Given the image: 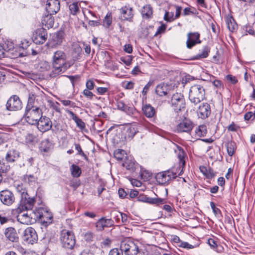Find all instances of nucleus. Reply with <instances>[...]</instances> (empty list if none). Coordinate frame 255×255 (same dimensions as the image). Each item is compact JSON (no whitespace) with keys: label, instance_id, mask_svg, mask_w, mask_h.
I'll return each instance as SVG.
<instances>
[{"label":"nucleus","instance_id":"c85d7f7f","mask_svg":"<svg viewBox=\"0 0 255 255\" xmlns=\"http://www.w3.org/2000/svg\"><path fill=\"white\" fill-rule=\"evenodd\" d=\"M117 105L119 110L124 111L129 115L133 114V112L134 110L133 107H128L123 101H117Z\"/></svg>","mask_w":255,"mask_h":255},{"label":"nucleus","instance_id":"58836bf2","mask_svg":"<svg viewBox=\"0 0 255 255\" xmlns=\"http://www.w3.org/2000/svg\"><path fill=\"white\" fill-rule=\"evenodd\" d=\"M236 148V143L234 142H229L227 144V150L229 156H232L234 154Z\"/></svg>","mask_w":255,"mask_h":255},{"label":"nucleus","instance_id":"ddd939ff","mask_svg":"<svg viewBox=\"0 0 255 255\" xmlns=\"http://www.w3.org/2000/svg\"><path fill=\"white\" fill-rule=\"evenodd\" d=\"M35 125L40 131L44 132L51 128L52 123L49 118L42 116Z\"/></svg>","mask_w":255,"mask_h":255},{"label":"nucleus","instance_id":"cd10ccee","mask_svg":"<svg viewBox=\"0 0 255 255\" xmlns=\"http://www.w3.org/2000/svg\"><path fill=\"white\" fill-rule=\"evenodd\" d=\"M142 110L144 115L148 118L154 117L156 114L155 109L150 104H145L143 106Z\"/></svg>","mask_w":255,"mask_h":255},{"label":"nucleus","instance_id":"b1692460","mask_svg":"<svg viewBox=\"0 0 255 255\" xmlns=\"http://www.w3.org/2000/svg\"><path fill=\"white\" fill-rule=\"evenodd\" d=\"M64 38V33L63 31H58L54 33L50 40V43L52 46H57L60 45Z\"/></svg>","mask_w":255,"mask_h":255},{"label":"nucleus","instance_id":"37998d69","mask_svg":"<svg viewBox=\"0 0 255 255\" xmlns=\"http://www.w3.org/2000/svg\"><path fill=\"white\" fill-rule=\"evenodd\" d=\"M34 95H29L26 109H32L33 108H37V107L34 106Z\"/></svg>","mask_w":255,"mask_h":255},{"label":"nucleus","instance_id":"3c124183","mask_svg":"<svg viewBox=\"0 0 255 255\" xmlns=\"http://www.w3.org/2000/svg\"><path fill=\"white\" fill-rule=\"evenodd\" d=\"M121 60L126 65L129 66L131 63L132 58L131 56L128 55L126 57L121 58Z\"/></svg>","mask_w":255,"mask_h":255},{"label":"nucleus","instance_id":"bf43d9fd","mask_svg":"<svg viewBox=\"0 0 255 255\" xmlns=\"http://www.w3.org/2000/svg\"><path fill=\"white\" fill-rule=\"evenodd\" d=\"M74 145L75 147V149L78 151V154L82 156H84L85 158H87V157L85 154L83 152L80 145L78 143H75Z\"/></svg>","mask_w":255,"mask_h":255},{"label":"nucleus","instance_id":"aec40b11","mask_svg":"<svg viewBox=\"0 0 255 255\" xmlns=\"http://www.w3.org/2000/svg\"><path fill=\"white\" fill-rule=\"evenodd\" d=\"M114 221L111 219L102 217L96 223V228L98 231H103L105 228H109L114 225Z\"/></svg>","mask_w":255,"mask_h":255},{"label":"nucleus","instance_id":"09e8293b","mask_svg":"<svg viewBox=\"0 0 255 255\" xmlns=\"http://www.w3.org/2000/svg\"><path fill=\"white\" fill-rule=\"evenodd\" d=\"M74 121L76 124L77 126L80 129H83L85 128V124L78 117H77Z\"/></svg>","mask_w":255,"mask_h":255},{"label":"nucleus","instance_id":"603ef678","mask_svg":"<svg viewBox=\"0 0 255 255\" xmlns=\"http://www.w3.org/2000/svg\"><path fill=\"white\" fill-rule=\"evenodd\" d=\"M195 8L194 7H185L183 10V14L185 15H187L190 14H194L195 13Z\"/></svg>","mask_w":255,"mask_h":255},{"label":"nucleus","instance_id":"393cba45","mask_svg":"<svg viewBox=\"0 0 255 255\" xmlns=\"http://www.w3.org/2000/svg\"><path fill=\"white\" fill-rule=\"evenodd\" d=\"M53 14L47 13V14H45L42 16L41 22L43 25L47 28H50L53 26L54 24V18L52 16Z\"/></svg>","mask_w":255,"mask_h":255},{"label":"nucleus","instance_id":"423d86ee","mask_svg":"<svg viewBox=\"0 0 255 255\" xmlns=\"http://www.w3.org/2000/svg\"><path fill=\"white\" fill-rule=\"evenodd\" d=\"M60 240L64 248L72 249L75 245V239L73 232L67 230L61 232Z\"/></svg>","mask_w":255,"mask_h":255},{"label":"nucleus","instance_id":"49530a36","mask_svg":"<svg viewBox=\"0 0 255 255\" xmlns=\"http://www.w3.org/2000/svg\"><path fill=\"white\" fill-rule=\"evenodd\" d=\"M9 167L4 162L3 159L0 160V171L2 172H6Z\"/></svg>","mask_w":255,"mask_h":255},{"label":"nucleus","instance_id":"dca6fc26","mask_svg":"<svg viewBox=\"0 0 255 255\" xmlns=\"http://www.w3.org/2000/svg\"><path fill=\"white\" fill-rule=\"evenodd\" d=\"M199 118L206 119L208 118L211 113L210 105L207 103H203L200 104L197 111Z\"/></svg>","mask_w":255,"mask_h":255},{"label":"nucleus","instance_id":"412c9836","mask_svg":"<svg viewBox=\"0 0 255 255\" xmlns=\"http://www.w3.org/2000/svg\"><path fill=\"white\" fill-rule=\"evenodd\" d=\"M173 88L174 86L171 84L162 83L156 86L155 92L159 96H163L166 95Z\"/></svg>","mask_w":255,"mask_h":255},{"label":"nucleus","instance_id":"1a4fd4ad","mask_svg":"<svg viewBox=\"0 0 255 255\" xmlns=\"http://www.w3.org/2000/svg\"><path fill=\"white\" fill-rule=\"evenodd\" d=\"M171 102L174 111L176 112L185 108V100L183 95L181 93H177L173 95Z\"/></svg>","mask_w":255,"mask_h":255},{"label":"nucleus","instance_id":"f03ea898","mask_svg":"<svg viewBox=\"0 0 255 255\" xmlns=\"http://www.w3.org/2000/svg\"><path fill=\"white\" fill-rule=\"evenodd\" d=\"M205 99V90L200 84H195L190 87L189 99L194 105L200 103Z\"/></svg>","mask_w":255,"mask_h":255},{"label":"nucleus","instance_id":"680f3d73","mask_svg":"<svg viewBox=\"0 0 255 255\" xmlns=\"http://www.w3.org/2000/svg\"><path fill=\"white\" fill-rule=\"evenodd\" d=\"M90 90H91L86 89L83 91V94L85 97L90 99H92L93 97L94 96V94L92 92L90 91Z\"/></svg>","mask_w":255,"mask_h":255},{"label":"nucleus","instance_id":"a19ab883","mask_svg":"<svg viewBox=\"0 0 255 255\" xmlns=\"http://www.w3.org/2000/svg\"><path fill=\"white\" fill-rule=\"evenodd\" d=\"M137 132V128L133 126H130L127 129L126 136L128 138H132Z\"/></svg>","mask_w":255,"mask_h":255},{"label":"nucleus","instance_id":"f257e3e1","mask_svg":"<svg viewBox=\"0 0 255 255\" xmlns=\"http://www.w3.org/2000/svg\"><path fill=\"white\" fill-rule=\"evenodd\" d=\"M52 65L51 70L49 73L51 77H55L64 73L71 66L70 63L67 61L66 54L60 50L54 52L52 59Z\"/></svg>","mask_w":255,"mask_h":255},{"label":"nucleus","instance_id":"6e6d98bb","mask_svg":"<svg viewBox=\"0 0 255 255\" xmlns=\"http://www.w3.org/2000/svg\"><path fill=\"white\" fill-rule=\"evenodd\" d=\"M134 83L131 81L125 82L123 83L124 87L128 90L133 89L134 88Z\"/></svg>","mask_w":255,"mask_h":255},{"label":"nucleus","instance_id":"2eb2a0df","mask_svg":"<svg viewBox=\"0 0 255 255\" xmlns=\"http://www.w3.org/2000/svg\"><path fill=\"white\" fill-rule=\"evenodd\" d=\"M0 200L4 205H11L15 200L13 194L8 190H4L0 192Z\"/></svg>","mask_w":255,"mask_h":255},{"label":"nucleus","instance_id":"774afa93","mask_svg":"<svg viewBox=\"0 0 255 255\" xmlns=\"http://www.w3.org/2000/svg\"><path fill=\"white\" fill-rule=\"evenodd\" d=\"M80 255H94L93 253L89 249H84L80 254Z\"/></svg>","mask_w":255,"mask_h":255},{"label":"nucleus","instance_id":"2f4dec72","mask_svg":"<svg viewBox=\"0 0 255 255\" xmlns=\"http://www.w3.org/2000/svg\"><path fill=\"white\" fill-rule=\"evenodd\" d=\"M70 13L73 15H77L80 12V4L78 2H73L69 4Z\"/></svg>","mask_w":255,"mask_h":255},{"label":"nucleus","instance_id":"9d476101","mask_svg":"<svg viewBox=\"0 0 255 255\" xmlns=\"http://www.w3.org/2000/svg\"><path fill=\"white\" fill-rule=\"evenodd\" d=\"M35 199L34 197L30 198L28 196H24L21 197L20 204L17 208L15 209V212L24 211L25 210H31L33 207Z\"/></svg>","mask_w":255,"mask_h":255},{"label":"nucleus","instance_id":"052dcab7","mask_svg":"<svg viewBox=\"0 0 255 255\" xmlns=\"http://www.w3.org/2000/svg\"><path fill=\"white\" fill-rule=\"evenodd\" d=\"M86 86L87 88L86 89L93 90L95 86V83L92 80H88L86 82Z\"/></svg>","mask_w":255,"mask_h":255},{"label":"nucleus","instance_id":"72a5a7b5","mask_svg":"<svg viewBox=\"0 0 255 255\" xmlns=\"http://www.w3.org/2000/svg\"><path fill=\"white\" fill-rule=\"evenodd\" d=\"M207 128L205 125H200L195 130V135L198 137L205 136L207 133Z\"/></svg>","mask_w":255,"mask_h":255},{"label":"nucleus","instance_id":"5fc2aeb1","mask_svg":"<svg viewBox=\"0 0 255 255\" xmlns=\"http://www.w3.org/2000/svg\"><path fill=\"white\" fill-rule=\"evenodd\" d=\"M193 80H194L193 77H192V76H190L189 75H187L182 78V83L183 85H185V84H187V83H189Z\"/></svg>","mask_w":255,"mask_h":255},{"label":"nucleus","instance_id":"4d7b16f0","mask_svg":"<svg viewBox=\"0 0 255 255\" xmlns=\"http://www.w3.org/2000/svg\"><path fill=\"white\" fill-rule=\"evenodd\" d=\"M109 255H123V253L121 249L115 248L110 251Z\"/></svg>","mask_w":255,"mask_h":255},{"label":"nucleus","instance_id":"4468645a","mask_svg":"<svg viewBox=\"0 0 255 255\" xmlns=\"http://www.w3.org/2000/svg\"><path fill=\"white\" fill-rule=\"evenodd\" d=\"M23 238L25 242L31 245L36 243L38 240L37 233L32 227H28L24 230Z\"/></svg>","mask_w":255,"mask_h":255},{"label":"nucleus","instance_id":"e2e57ef3","mask_svg":"<svg viewBox=\"0 0 255 255\" xmlns=\"http://www.w3.org/2000/svg\"><path fill=\"white\" fill-rule=\"evenodd\" d=\"M117 216H121L122 221L123 223L128 222V216L126 214L123 213H117Z\"/></svg>","mask_w":255,"mask_h":255},{"label":"nucleus","instance_id":"4c0bfd02","mask_svg":"<svg viewBox=\"0 0 255 255\" xmlns=\"http://www.w3.org/2000/svg\"><path fill=\"white\" fill-rule=\"evenodd\" d=\"M210 50L207 47H204L201 52L195 56V59H199L208 57Z\"/></svg>","mask_w":255,"mask_h":255},{"label":"nucleus","instance_id":"79ce46f5","mask_svg":"<svg viewBox=\"0 0 255 255\" xmlns=\"http://www.w3.org/2000/svg\"><path fill=\"white\" fill-rule=\"evenodd\" d=\"M126 152L123 149H118L115 151L114 156L118 160H121L124 158Z\"/></svg>","mask_w":255,"mask_h":255},{"label":"nucleus","instance_id":"6e6552de","mask_svg":"<svg viewBox=\"0 0 255 255\" xmlns=\"http://www.w3.org/2000/svg\"><path fill=\"white\" fill-rule=\"evenodd\" d=\"M16 212L18 214L17 220L21 224H31L36 221V210L29 214L23 213V211Z\"/></svg>","mask_w":255,"mask_h":255},{"label":"nucleus","instance_id":"a18cd8bd","mask_svg":"<svg viewBox=\"0 0 255 255\" xmlns=\"http://www.w3.org/2000/svg\"><path fill=\"white\" fill-rule=\"evenodd\" d=\"M179 160L180 161L179 170H180L181 167L183 166L185 164L184 158V152L183 150H180L179 153L178 155Z\"/></svg>","mask_w":255,"mask_h":255},{"label":"nucleus","instance_id":"13d9d810","mask_svg":"<svg viewBox=\"0 0 255 255\" xmlns=\"http://www.w3.org/2000/svg\"><path fill=\"white\" fill-rule=\"evenodd\" d=\"M210 206L213 210V213L215 215H218L221 213L220 210L219 208L216 207L215 204L213 202H210Z\"/></svg>","mask_w":255,"mask_h":255},{"label":"nucleus","instance_id":"9b49d317","mask_svg":"<svg viewBox=\"0 0 255 255\" xmlns=\"http://www.w3.org/2000/svg\"><path fill=\"white\" fill-rule=\"evenodd\" d=\"M36 220H40L42 222L45 224H50L52 222V214L46 209L39 208L36 209Z\"/></svg>","mask_w":255,"mask_h":255},{"label":"nucleus","instance_id":"7c9ffc66","mask_svg":"<svg viewBox=\"0 0 255 255\" xmlns=\"http://www.w3.org/2000/svg\"><path fill=\"white\" fill-rule=\"evenodd\" d=\"M123 166L127 169L130 171H134L135 170L136 165L134 159L132 158H128L123 163Z\"/></svg>","mask_w":255,"mask_h":255},{"label":"nucleus","instance_id":"338daca9","mask_svg":"<svg viewBox=\"0 0 255 255\" xmlns=\"http://www.w3.org/2000/svg\"><path fill=\"white\" fill-rule=\"evenodd\" d=\"M124 51L128 53H131L132 52V47L131 44H126L124 46Z\"/></svg>","mask_w":255,"mask_h":255},{"label":"nucleus","instance_id":"e433bc0d","mask_svg":"<svg viewBox=\"0 0 255 255\" xmlns=\"http://www.w3.org/2000/svg\"><path fill=\"white\" fill-rule=\"evenodd\" d=\"M71 174L74 177H78L81 174V170L80 168L75 164H72L71 166Z\"/></svg>","mask_w":255,"mask_h":255},{"label":"nucleus","instance_id":"f704fd0d","mask_svg":"<svg viewBox=\"0 0 255 255\" xmlns=\"http://www.w3.org/2000/svg\"><path fill=\"white\" fill-rule=\"evenodd\" d=\"M51 146V144L49 140L48 139H45L40 143L39 148L41 151L47 152L50 150Z\"/></svg>","mask_w":255,"mask_h":255},{"label":"nucleus","instance_id":"5701e85b","mask_svg":"<svg viewBox=\"0 0 255 255\" xmlns=\"http://www.w3.org/2000/svg\"><path fill=\"white\" fill-rule=\"evenodd\" d=\"M199 37L200 34L198 32L189 33L186 41L187 47L191 48L196 44L200 43Z\"/></svg>","mask_w":255,"mask_h":255},{"label":"nucleus","instance_id":"f8f14e48","mask_svg":"<svg viewBox=\"0 0 255 255\" xmlns=\"http://www.w3.org/2000/svg\"><path fill=\"white\" fill-rule=\"evenodd\" d=\"M22 108V102L19 98L16 95H12L7 100L6 108L10 111L19 110Z\"/></svg>","mask_w":255,"mask_h":255},{"label":"nucleus","instance_id":"8fccbe9b","mask_svg":"<svg viewBox=\"0 0 255 255\" xmlns=\"http://www.w3.org/2000/svg\"><path fill=\"white\" fill-rule=\"evenodd\" d=\"M226 79L228 82L233 84H236L238 82V79L235 76L230 74L227 75L226 76Z\"/></svg>","mask_w":255,"mask_h":255},{"label":"nucleus","instance_id":"de8ad7c7","mask_svg":"<svg viewBox=\"0 0 255 255\" xmlns=\"http://www.w3.org/2000/svg\"><path fill=\"white\" fill-rule=\"evenodd\" d=\"M164 19L165 20L171 21L174 20L175 18L174 17L173 12H165Z\"/></svg>","mask_w":255,"mask_h":255},{"label":"nucleus","instance_id":"69168bd1","mask_svg":"<svg viewBox=\"0 0 255 255\" xmlns=\"http://www.w3.org/2000/svg\"><path fill=\"white\" fill-rule=\"evenodd\" d=\"M69 80H70L73 87H74V82L76 80H78L80 78V76L79 75L75 76H67Z\"/></svg>","mask_w":255,"mask_h":255},{"label":"nucleus","instance_id":"7ed1b4c3","mask_svg":"<svg viewBox=\"0 0 255 255\" xmlns=\"http://www.w3.org/2000/svg\"><path fill=\"white\" fill-rule=\"evenodd\" d=\"M177 168L174 167L169 170L158 173L155 176L157 182L159 184L168 183L177 177Z\"/></svg>","mask_w":255,"mask_h":255},{"label":"nucleus","instance_id":"6ab92c4d","mask_svg":"<svg viewBox=\"0 0 255 255\" xmlns=\"http://www.w3.org/2000/svg\"><path fill=\"white\" fill-rule=\"evenodd\" d=\"M47 38L46 31L43 28L37 29L33 36V41L36 44L43 43Z\"/></svg>","mask_w":255,"mask_h":255},{"label":"nucleus","instance_id":"f3484780","mask_svg":"<svg viewBox=\"0 0 255 255\" xmlns=\"http://www.w3.org/2000/svg\"><path fill=\"white\" fill-rule=\"evenodd\" d=\"M120 17L122 20L130 21L133 16L132 7L129 5H126L120 9Z\"/></svg>","mask_w":255,"mask_h":255},{"label":"nucleus","instance_id":"a878e982","mask_svg":"<svg viewBox=\"0 0 255 255\" xmlns=\"http://www.w3.org/2000/svg\"><path fill=\"white\" fill-rule=\"evenodd\" d=\"M140 200L151 204L159 205L164 204L165 203V199L158 197L151 198L147 196H144L142 197V199H141Z\"/></svg>","mask_w":255,"mask_h":255},{"label":"nucleus","instance_id":"bb28decb","mask_svg":"<svg viewBox=\"0 0 255 255\" xmlns=\"http://www.w3.org/2000/svg\"><path fill=\"white\" fill-rule=\"evenodd\" d=\"M19 157V152L16 150L11 149L7 152L5 158L7 162H14Z\"/></svg>","mask_w":255,"mask_h":255},{"label":"nucleus","instance_id":"a211bd4d","mask_svg":"<svg viewBox=\"0 0 255 255\" xmlns=\"http://www.w3.org/2000/svg\"><path fill=\"white\" fill-rule=\"evenodd\" d=\"M60 5L58 0H47L45 9L46 12L51 14H55L60 10Z\"/></svg>","mask_w":255,"mask_h":255},{"label":"nucleus","instance_id":"4be33fe9","mask_svg":"<svg viewBox=\"0 0 255 255\" xmlns=\"http://www.w3.org/2000/svg\"><path fill=\"white\" fill-rule=\"evenodd\" d=\"M4 234L6 239L12 242H17L18 241V236L16 230L11 227L5 229Z\"/></svg>","mask_w":255,"mask_h":255},{"label":"nucleus","instance_id":"ea45409f","mask_svg":"<svg viewBox=\"0 0 255 255\" xmlns=\"http://www.w3.org/2000/svg\"><path fill=\"white\" fill-rule=\"evenodd\" d=\"M15 186L16 191L20 194L21 197L24 196H28L26 190L22 184H15Z\"/></svg>","mask_w":255,"mask_h":255},{"label":"nucleus","instance_id":"20e7f679","mask_svg":"<svg viewBox=\"0 0 255 255\" xmlns=\"http://www.w3.org/2000/svg\"><path fill=\"white\" fill-rule=\"evenodd\" d=\"M42 116L41 109L37 107L26 109L24 118L29 124L35 125Z\"/></svg>","mask_w":255,"mask_h":255},{"label":"nucleus","instance_id":"473e14b6","mask_svg":"<svg viewBox=\"0 0 255 255\" xmlns=\"http://www.w3.org/2000/svg\"><path fill=\"white\" fill-rule=\"evenodd\" d=\"M142 16L144 18H150L152 15V9L150 5H144L141 10Z\"/></svg>","mask_w":255,"mask_h":255},{"label":"nucleus","instance_id":"0e129e2a","mask_svg":"<svg viewBox=\"0 0 255 255\" xmlns=\"http://www.w3.org/2000/svg\"><path fill=\"white\" fill-rule=\"evenodd\" d=\"M19 46L22 49H25L29 46V41L26 40H23L21 41Z\"/></svg>","mask_w":255,"mask_h":255},{"label":"nucleus","instance_id":"c756f323","mask_svg":"<svg viewBox=\"0 0 255 255\" xmlns=\"http://www.w3.org/2000/svg\"><path fill=\"white\" fill-rule=\"evenodd\" d=\"M226 22L230 31H234L237 28V24L234 19L230 14L227 15L226 17Z\"/></svg>","mask_w":255,"mask_h":255},{"label":"nucleus","instance_id":"39448f33","mask_svg":"<svg viewBox=\"0 0 255 255\" xmlns=\"http://www.w3.org/2000/svg\"><path fill=\"white\" fill-rule=\"evenodd\" d=\"M120 249L126 255H136L138 252V247L129 238L123 240L121 243Z\"/></svg>","mask_w":255,"mask_h":255},{"label":"nucleus","instance_id":"864d4df0","mask_svg":"<svg viewBox=\"0 0 255 255\" xmlns=\"http://www.w3.org/2000/svg\"><path fill=\"white\" fill-rule=\"evenodd\" d=\"M94 235L91 232H88L84 235V239L87 242H91L93 241Z\"/></svg>","mask_w":255,"mask_h":255},{"label":"nucleus","instance_id":"c9c22d12","mask_svg":"<svg viewBox=\"0 0 255 255\" xmlns=\"http://www.w3.org/2000/svg\"><path fill=\"white\" fill-rule=\"evenodd\" d=\"M38 139L36 135L28 133L25 136V142L29 144L33 145L37 142Z\"/></svg>","mask_w":255,"mask_h":255},{"label":"nucleus","instance_id":"c03bdc74","mask_svg":"<svg viewBox=\"0 0 255 255\" xmlns=\"http://www.w3.org/2000/svg\"><path fill=\"white\" fill-rule=\"evenodd\" d=\"M112 16L111 13H108L103 21V24L105 26L108 27L112 23Z\"/></svg>","mask_w":255,"mask_h":255},{"label":"nucleus","instance_id":"0eeeda50","mask_svg":"<svg viewBox=\"0 0 255 255\" xmlns=\"http://www.w3.org/2000/svg\"><path fill=\"white\" fill-rule=\"evenodd\" d=\"M194 127V124L190 119L184 117L177 122L175 130L177 132L190 133Z\"/></svg>","mask_w":255,"mask_h":255}]
</instances>
